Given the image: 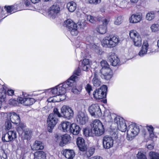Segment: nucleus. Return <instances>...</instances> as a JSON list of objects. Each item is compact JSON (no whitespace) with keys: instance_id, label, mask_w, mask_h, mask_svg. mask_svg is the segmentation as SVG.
<instances>
[{"instance_id":"45","label":"nucleus","mask_w":159,"mask_h":159,"mask_svg":"<svg viewBox=\"0 0 159 159\" xmlns=\"http://www.w3.org/2000/svg\"><path fill=\"white\" fill-rule=\"evenodd\" d=\"M159 25L158 24H154L151 26V29L152 32H155L158 30Z\"/></svg>"},{"instance_id":"12","label":"nucleus","mask_w":159,"mask_h":159,"mask_svg":"<svg viewBox=\"0 0 159 159\" xmlns=\"http://www.w3.org/2000/svg\"><path fill=\"white\" fill-rule=\"evenodd\" d=\"M113 141L112 137L107 135L105 136L102 139L103 148L105 149H109L112 147L113 146Z\"/></svg>"},{"instance_id":"44","label":"nucleus","mask_w":159,"mask_h":159,"mask_svg":"<svg viewBox=\"0 0 159 159\" xmlns=\"http://www.w3.org/2000/svg\"><path fill=\"white\" fill-rule=\"evenodd\" d=\"M101 65L102 68H107L109 67V65L107 63V61L105 60L102 61L101 62Z\"/></svg>"},{"instance_id":"19","label":"nucleus","mask_w":159,"mask_h":159,"mask_svg":"<svg viewBox=\"0 0 159 159\" xmlns=\"http://www.w3.org/2000/svg\"><path fill=\"white\" fill-rule=\"evenodd\" d=\"M117 127L119 130L125 132L127 129V125L125 120L122 118H119V122H117Z\"/></svg>"},{"instance_id":"39","label":"nucleus","mask_w":159,"mask_h":159,"mask_svg":"<svg viewBox=\"0 0 159 159\" xmlns=\"http://www.w3.org/2000/svg\"><path fill=\"white\" fill-rule=\"evenodd\" d=\"M8 133L12 141L17 137L16 133L15 131H9Z\"/></svg>"},{"instance_id":"40","label":"nucleus","mask_w":159,"mask_h":159,"mask_svg":"<svg viewBox=\"0 0 159 159\" xmlns=\"http://www.w3.org/2000/svg\"><path fill=\"white\" fill-rule=\"evenodd\" d=\"M0 159H7V154L2 149H0Z\"/></svg>"},{"instance_id":"50","label":"nucleus","mask_w":159,"mask_h":159,"mask_svg":"<svg viewBox=\"0 0 159 159\" xmlns=\"http://www.w3.org/2000/svg\"><path fill=\"white\" fill-rule=\"evenodd\" d=\"M53 112V113H51V114H54L57 117V116L58 117H61V114L59 112L57 108H54Z\"/></svg>"},{"instance_id":"9","label":"nucleus","mask_w":159,"mask_h":159,"mask_svg":"<svg viewBox=\"0 0 159 159\" xmlns=\"http://www.w3.org/2000/svg\"><path fill=\"white\" fill-rule=\"evenodd\" d=\"M57 121V116L54 114H50L47 120L48 124V130L49 132H52V130Z\"/></svg>"},{"instance_id":"63","label":"nucleus","mask_w":159,"mask_h":159,"mask_svg":"<svg viewBox=\"0 0 159 159\" xmlns=\"http://www.w3.org/2000/svg\"><path fill=\"white\" fill-rule=\"evenodd\" d=\"M150 134V138H152L154 136V134L153 133V132H151L149 133Z\"/></svg>"},{"instance_id":"64","label":"nucleus","mask_w":159,"mask_h":159,"mask_svg":"<svg viewBox=\"0 0 159 159\" xmlns=\"http://www.w3.org/2000/svg\"><path fill=\"white\" fill-rule=\"evenodd\" d=\"M131 2L133 3H135L138 2L139 0H130Z\"/></svg>"},{"instance_id":"5","label":"nucleus","mask_w":159,"mask_h":159,"mask_svg":"<svg viewBox=\"0 0 159 159\" xmlns=\"http://www.w3.org/2000/svg\"><path fill=\"white\" fill-rule=\"evenodd\" d=\"M63 25L70 31L72 35H77L78 33L77 25L71 20L69 19L65 21Z\"/></svg>"},{"instance_id":"22","label":"nucleus","mask_w":159,"mask_h":159,"mask_svg":"<svg viewBox=\"0 0 159 159\" xmlns=\"http://www.w3.org/2000/svg\"><path fill=\"white\" fill-rule=\"evenodd\" d=\"M63 154L68 159H73L75 153L73 149H65L63 150Z\"/></svg>"},{"instance_id":"1","label":"nucleus","mask_w":159,"mask_h":159,"mask_svg":"<svg viewBox=\"0 0 159 159\" xmlns=\"http://www.w3.org/2000/svg\"><path fill=\"white\" fill-rule=\"evenodd\" d=\"M119 38L116 35H110L105 37L102 40V45L105 48H112L119 43Z\"/></svg>"},{"instance_id":"59","label":"nucleus","mask_w":159,"mask_h":159,"mask_svg":"<svg viewBox=\"0 0 159 159\" xmlns=\"http://www.w3.org/2000/svg\"><path fill=\"white\" fill-rule=\"evenodd\" d=\"M48 102H53V98L52 97H51L48 99Z\"/></svg>"},{"instance_id":"32","label":"nucleus","mask_w":159,"mask_h":159,"mask_svg":"<svg viewBox=\"0 0 159 159\" xmlns=\"http://www.w3.org/2000/svg\"><path fill=\"white\" fill-rule=\"evenodd\" d=\"M7 90L3 86V88L0 89V101L1 102H4L6 96Z\"/></svg>"},{"instance_id":"56","label":"nucleus","mask_w":159,"mask_h":159,"mask_svg":"<svg viewBox=\"0 0 159 159\" xmlns=\"http://www.w3.org/2000/svg\"><path fill=\"white\" fill-rule=\"evenodd\" d=\"M147 128L149 133L153 132V128L152 125L148 126L147 127Z\"/></svg>"},{"instance_id":"48","label":"nucleus","mask_w":159,"mask_h":159,"mask_svg":"<svg viewBox=\"0 0 159 159\" xmlns=\"http://www.w3.org/2000/svg\"><path fill=\"white\" fill-rule=\"evenodd\" d=\"M80 68L78 67L77 68V69L75 70L74 72V74L72 75L71 76L73 75H74L75 76H76V78L75 80L77 78V76H79L80 75Z\"/></svg>"},{"instance_id":"25","label":"nucleus","mask_w":159,"mask_h":159,"mask_svg":"<svg viewBox=\"0 0 159 159\" xmlns=\"http://www.w3.org/2000/svg\"><path fill=\"white\" fill-rule=\"evenodd\" d=\"M44 148L43 144L40 141L36 140L31 147V149L33 150H42Z\"/></svg>"},{"instance_id":"58","label":"nucleus","mask_w":159,"mask_h":159,"mask_svg":"<svg viewBox=\"0 0 159 159\" xmlns=\"http://www.w3.org/2000/svg\"><path fill=\"white\" fill-rule=\"evenodd\" d=\"M89 159H103V158L100 156H96L92 157L89 158Z\"/></svg>"},{"instance_id":"16","label":"nucleus","mask_w":159,"mask_h":159,"mask_svg":"<svg viewBox=\"0 0 159 159\" xmlns=\"http://www.w3.org/2000/svg\"><path fill=\"white\" fill-rule=\"evenodd\" d=\"M7 116L9 117L10 121L12 123L16 124L20 123V117L18 114L13 112L9 113Z\"/></svg>"},{"instance_id":"53","label":"nucleus","mask_w":159,"mask_h":159,"mask_svg":"<svg viewBox=\"0 0 159 159\" xmlns=\"http://www.w3.org/2000/svg\"><path fill=\"white\" fill-rule=\"evenodd\" d=\"M89 3L94 4H97L100 2L101 0H89Z\"/></svg>"},{"instance_id":"21","label":"nucleus","mask_w":159,"mask_h":159,"mask_svg":"<svg viewBox=\"0 0 159 159\" xmlns=\"http://www.w3.org/2000/svg\"><path fill=\"white\" fill-rule=\"evenodd\" d=\"M88 117L85 115L83 112H79L77 119V121L80 124L82 125L85 124L88 121Z\"/></svg>"},{"instance_id":"61","label":"nucleus","mask_w":159,"mask_h":159,"mask_svg":"<svg viewBox=\"0 0 159 159\" xmlns=\"http://www.w3.org/2000/svg\"><path fill=\"white\" fill-rule=\"evenodd\" d=\"M153 146L151 144H149L147 146V148L150 150L153 149Z\"/></svg>"},{"instance_id":"46","label":"nucleus","mask_w":159,"mask_h":159,"mask_svg":"<svg viewBox=\"0 0 159 159\" xmlns=\"http://www.w3.org/2000/svg\"><path fill=\"white\" fill-rule=\"evenodd\" d=\"M5 125L6 129L7 130L10 129L12 127V125L11 121L9 120H7L6 122Z\"/></svg>"},{"instance_id":"42","label":"nucleus","mask_w":159,"mask_h":159,"mask_svg":"<svg viewBox=\"0 0 159 159\" xmlns=\"http://www.w3.org/2000/svg\"><path fill=\"white\" fill-rule=\"evenodd\" d=\"M122 17L121 16H119L117 17V18L115 20V24L116 25H119L121 24L122 22Z\"/></svg>"},{"instance_id":"33","label":"nucleus","mask_w":159,"mask_h":159,"mask_svg":"<svg viewBox=\"0 0 159 159\" xmlns=\"http://www.w3.org/2000/svg\"><path fill=\"white\" fill-rule=\"evenodd\" d=\"M150 159H159V153L154 152H150L149 153Z\"/></svg>"},{"instance_id":"3","label":"nucleus","mask_w":159,"mask_h":159,"mask_svg":"<svg viewBox=\"0 0 159 159\" xmlns=\"http://www.w3.org/2000/svg\"><path fill=\"white\" fill-rule=\"evenodd\" d=\"M92 131L94 136H100L103 134L104 129L102 123L98 120H95L91 125Z\"/></svg>"},{"instance_id":"31","label":"nucleus","mask_w":159,"mask_h":159,"mask_svg":"<svg viewBox=\"0 0 159 159\" xmlns=\"http://www.w3.org/2000/svg\"><path fill=\"white\" fill-rule=\"evenodd\" d=\"M34 155L35 157L38 159H45L46 157L45 153L42 151L35 152Z\"/></svg>"},{"instance_id":"4","label":"nucleus","mask_w":159,"mask_h":159,"mask_svg":"<svg viewBox=\"0 0 159 159\" xmlns=\"http://www.w3.org/2000/svg\"><path fill=\"white\" fill-rule=\"evenodd\" d=\"M127 139L131 141L137 135L140 131L139 126L135 123L130 125L128 127Z\"/></svg>"},{"instance_id":"38","label":"nucleus","mask_w":159,"mask_h":159,"mask_svg":"<svg viewBox=\"0 0 159 159\" xmlns=\"http://www.w3.org/2000/svg\"><path fill=\"white\" fill-rule=\"evenodd\" d=\"M137 157L138 159H147L144 153L142 151L138 152L137 155Z\"/></svg>"},{"instance_id":"35","label":"nucleus","mask_w":159,"mask_h":159,"mask_svg":"<svg viewBox=\"0 0 159 159\" xmlns=\"http://www.w3.org/2000/svg\"><path fill=\"white\" fill-rule=\"evenodd\" d=\"M84 134L86 136H94V134L92 131V129H84L83 131Z\"/></svg>"},{"instance_id":"30","label":"nucleus","mask_w":159,"mask_h":159,"mask_svg":"<svg viewBox=\"0 0 159 159\" xmlns=\"http://www.w3.org/2000/svg\"><path fill=\"white\" fill-rule=\"evenodd\" d=\"M93 84L95 87H98L101 84V82L100 80L98 78L97 73L95 72L94 74V77L92 80Z\"/></svg>"},{"instance_id":"13","label":"nucleus","mask_w":159,"mask_h":159,"mask_svg":"<svg viewBox=\"0 0 159 159\" xmlns=\"http://www.w3.org/2000/svg\"><path fill=\"white\" fill-rule=\"evenodd\" d=\"M17 101L18 102L23 104L26 106H29L32 105L35 102V100L31 98H24L19 97L17 98Z\"/></svg>"},{"instance_id":"6","label":"nucleus","mask_w":159,"mask_h":159,"mask_svg":"<svg viewBox=\"0 0 159 159\" xmlns=\"http://www.w3.org/2000/svg\"><path fill=\"white\" fill-rule=\"evenodd\" d=\"M129 35L134 45L136 47H140L142 45V39L139 34L136 30H133L130 31Z\"/></svg>"},{"instance_id":"51","label":"nucleus","mask_w":159,"mask_h":159,"mask_svg":"<svg viewBox=\"0 0 159 159\" xmlns=\"http://www.w3.org/2000/svg\"><path fill=\"white\" fill-rule=\"evenodd\" d=\"M17 101L14 99H10L9 100V104L10 105L12 106H16L17 105Z\"/></svg>"},{"instance_id":"15","label":"nucleus","mask_w":159,"mask_h":159,"mask_svg":"<svg viewBox=\"0 0 159 159\" xmlns=\"http://www.w3.org/2000/svg\"><path fill=\"white\" fill-rule=\"evenodd\" d=\"M100 72L102 74V77L106 80H109L111 77V69L109 67L102 68Z\"/></svg>"},{"instance_id":"43","label":"nucleus","mask_w":159,"mask_h":159,"mask_svg":"<svg viewBox=\"0 0 159 159\" xmlns=\"http://www.w3.org/2000/svg\"><path fill=\"white\" fill-rule=\"evenodd\" d=\"M5 9L7 11V12L9 13H12L13 11V6H12L4 7Z\"/></svg>"},{"instance_id":"37","label":"nucleus","mask_w":159,"mask_h":159,"mask_svg":"<svg viewBox=\"0 0 159 159\" xmlns=\"http://www.w3.org/2000/svg\"><path fill=\"white\" fill-rule=\"evenodd\" d=\"M154 18V14L153 12H150L148 13L146 16V19L148 20H151Z\"/></svg>"},{"instance_id":"18","label":"nucleus","mask_w":159,"mask_h":159,"mask_svg":"<svg viewBox=\"0 0 159 159\" xmlns=\"http://www.w3.org/2000/svg\"><path fill=\"white\" fill-rule=\"evenodd\" d=\"M76 143L81 151H84L87 149V148L85 144L84 140L82 137H78L77 138Z\"/></svg>"},{"instance_id":"41","label":"nucleus","mask_w":159,"mask_h":159,"mask_svg":"<svg viewBox=\"0 0 159 159\" xmlns=\"http://www.w3.org/2000/svg\"><path fill=\"white\" fill-rule=\"evenodd\" d=\"M74 76H75L74 75ZM75 84H74L72 86V87H73L72 89H71V91L73 93H80V91L76 87V84H75V79L76 78V76H75Z\"/></svg>"},{"instance_id":"62","label":"nucleus","mask_w":159,"mask_h":159,"mask_svg":"<svg viewBox=\"0 0 159 159\" xmlns=\"http://www.w3.org/2000/svg\"><path fill=\"white\" fill-rule=\"evenodd\" d=\"M21 129H23L25 127V125L24 124H20V125L19 127Z\"/></svg>"},{"instance_id":"34","label":"nucleus","mask_w":159,"mask_h":159,"mask_svg":"<svg viewBox=\"0 0 159 159\" xmlns=\"http://www.w3.org/2000/svg\"><path fill=\"white\" fill-rule=\"evenodd\" d=\"M2 139L4 142H7L12 141L8 132L3 135Z\"/></svg>"},{"instance_id":"52","label":"nucleus","mask_w":159,"mask_h":159,"mask_svg":"<svg viewBox=\"0 0 159 159\" xmlns=\"http://www.w3.org/2000/svg\"><path fill=\"white\" fill-rule=\"evenodd\" d=\"M51 93L54 95L58 96V90L57 86L55 88H53L51 90Z\"/></svg>"},{"instance_id":"29","label":"nucleus","mask_w":159,"mask_h":159,"mask_svg":"<svg viewBox=\"0 0 159 159\" xmlns=\"http://www.w3.org/2000/svg\"><path fill=\"white\" fill-rule=\"evenodd\" d=\"M32 133V131L29 129H25L24 131L23 135L24 139L30 140L31 138Z\"/></svg>"},{"instance_id":"54","label":"nucleus","mask_w":159,"mask_h":159,"mask_svg":"<svg viewBox=\"0 0 159 159\" xmlns=\"http://www.w3.org/2000/svg\"><path fill=\"white\" fill-rule=\"evenodd\" d=\"M89 67V65H82L81 66L82 69L84 71L87 70L88 69Z\"/></svg>"},{"instance_id":"8","label":"nucleus","mask_w":159,"mask_h":159,"mask_svg":"<svg viewBox=\"0 0 159 159\" xmlns=\"http://www.w3.org/2000/svg\"><path fill=\"white\" fill-rule=\"evenodd\" d=\"M107 87L103 85L100 89H96L93 93L94 98L97 99H102L105 98L106 95Z\"/></svg>"},{"instance_id":"20","label":"nucleus","mask_w":159,"mask_h":159,"mask_svg":"<svg viewBox=\"0 0 159 159\" xmlns=\"http://www.w3.org/2000/svg\"><path fill=\"white\" fill-rule=\"evenodd\" d=\"M149 44L147 40L143 41L141 50L139 53V55L140 57H143L147 53L148 48Z\"/></svg>"},{"instance_id":"28","label":"nucleus","mask_w":159,"mask_h":159,"mask_svg":"<svg viewBox=\"0 0 159 159\" xmlns=\"http://www.w3.org/2000/svg\"><path fill=\"white\" fill-rule=\"evenodd\" d=\"M66 7L70 12H73L76 8V4L74 2H69L67 4Z\"/></svg>"},{"instance_id":"11","label":"nucleus","mask_w":159,"mask_h":159,"mask_svg":"<svg viewBox=\"0 0 159 159\" xmlns=\"http://www.w3.org/2000/svg\"><path fill=\"white\" fill-rule=\"evenodd\" d=\"M60 11V7L58 5L55 4L51 6L49 9L48 15L52 19L55 18L57 14Z\"/></svg>"},{"instance_id":"49","label":"nucleus","mask_w":159,"mask_h":159,"mask_svg":"<svg viewBox=\"0 0 159 159\" xmlns=\"http://www.w3.org/2000/svg\"><path fill=\"white\" fill-rule=\"evenodd\" d=\"M85 89L86 91L90 94V91L92 90V86L89 84H87L85 86Z\"/></svg>"},{"instance_id":"27","label":"nucleus","mask_w":159,"mask_h":159,"mask_svg":"<svg viewBox=\"0 0 159 159\" xmlns=\"http://www.w3.org/2000/svg\"><path fill=\"white\" fill-rule=\"evenodd\" d=\"M70 137L69 135L65 134L61 137V141L59 143L60 146H63L67 143L70 140Z\"/></svg>"},{"instance_id":"60","label":"nucleus","mask_w":159,"mask_h":159,"mask_svg":"<svg viewBox=\"0 0 159 159\" xmlns=\"http://www.w3.org/2000/svg\"><path fill=\"white\" fill-rule=\"evenodd\" d=\"M30 1L32 3L35 4L38 2L39 1H40L41 0H30Z\"/></svg>"},{"instance_id":"55","label":"nucleus","mask_w":159,"mask_h":159,"mask_svg":"<svg viewBox=\"0 0 159 159\" xmlns=\"http://www.w3.org/2000/svg\"><path fill=\"white\" fill-rule=\"evenodd\" d=\"M82 65H89V60L88 59H85L83 60L82 62Z\"/></svg>"},{"instance_id":"2","label":"nucleus","mask_w":159,"mask_h":159,"mask_svg":"<svg viewBox=\"0 0 159 159\" xmlns=\"http://www.w3.org/2000/svg\"><path fill=\"white\" fill-rule=\"evenodd\" d=\"M75 76L73 75L69 78L65 82H64L62 84H60L57 86L58 90V96H62L64 98H60V99L61 100L65 98L64 94L66 92V89L70 87H72L75 84Z\"/></svg>"},{"instance_id":"36","label":"nucleus","mask_w":159,"mask_h":159,"mask_svg":"<svg viewBox=\"0 0 159 159\" xmlns=\"http://www.w3.org/2000/svg\"><path fill=\"white\" fill-rule=\"evenodd\" d=\"M95 151V148H89L86 153V155L88 157H89L92 156L94 153Z\"/></svg>"},{"instance_id":"10","label":"nucleus","mask_w":159,"mask_h":159,"mask_svg":"<svg viewBox=\"0 0 159 159\" xmlns=\"http://www.w3.org/2000/svg\"><path fill=\"white\" fill-rule=\"evenodd\" d=\"M89 111L92 116L95 117H101L102 113L99 106L98 104H93L89 108Z\"/></svg>"},{"instance_id":"23","label":"nucleus","mask_w":159,"mask_h":159,"mask_svg":"<svg viewBox=\"0 0 159 159\" xmlns=\"http://www.w3.org/2000/svg\"><path fill=\"white\" fill-rule=\"evenodd\" d=\"M142 18L141 14L138 13L133 14L129 18V20L131 23H135L140 22Z\"/></svg>"},{"instance_id":"47","label":"nucleus","mask_w":159,"mask_h":159,"mask_svg":"<svg viewBox=\"0 0 159 159\" xmlns=\"http://www.w3.org/2000/svg\"><path fill=\"white\" fill-rule=\"evenodd\" d=\"M87 20L92 23H94L95 22V18L91 15H88L87 16Z\"/></svg>"},{"instance_id":"26","label":"nucleus","mask_w":159,"mask_h":159,"mask_svg":"<svg viewBox=\"0 0 159 159\" xmlns=\"http://www.w3.org/2000/svg\"><path fill=\"white\" fill-rule=\"evenodd\" d=\"M71 125L70 122L68 121H64L61 124L60 128H62L64 132H66L70 130Z\"/></svg>"},{"instance_id":"14","label":"nucleus","mask_w":159,"mask_h":159,"mask_svg":"<svg viewBox=\"0 0 159 159\" xmlns=\"http://www.w3.org/2000/svg\"><path fill=\"white\" fill-rule=\"evenodd\" d=\"M108 59L109 61L110 62L111 65L113 66H116L119 64L120 60L115 55L114 53H112L109 54L108 57Z\"/></svg>"},{"instance_id":"57","label":"nucleus","mask_w":159,"mask_h":159,"mask_svg":"<svg viewBox=\"0 0 159 159\" xmlns=\"http://www.w3.org/2000/svg\"><path fill=\"white\" fill-rule=\"evenodd\" d=\"M7 93L8 95L11 96L13 95L14 91L11 89L8 90Z\"/></svg>"},{"instance_id":"17","label":"nucleus","mask_w":159,"mask_h":159,"mask_svg":"<svg viewBox=\"0 0 159 159\" xmlns=\"http://www.w3.org/2000/svg\"><path fill=\"white\" fill-rule=\"evenodd\" d=\"M108 22L107 19H105L102 21V24L99 25L98 27L97 28V31L101 34H105L107 31V25L108 23Z\"/></svg>"},{"instance_id":"24","label":"nucleus","mask_w":159,"mask_h":159,"mask_svg":"<svg viewBox=\"0 0 159 159\" xmlns=\"http://www.w3.org/2000/svg\"><path fill=\"white\" fill-rule=\"evenodd\" d=\"M81 130L78 125L73 123L71 125L69 131L75 135L78 134Z\"/></svg>"},{"instance_id":"7","label":"nucleus","mask_w":159,"mask_h":159,"mask_svg":"<svg viewBox=\"0 0 159 159\" xmlns=\"http://www.w3.org/2000/svg\"><path fill=\"white\" fill-rule=\"evenodd\" d=\"M61 117L68 120L72 119L74 115V112L71 108L68 106H63L61 108Z\"/></svg>"}]
</instances>
